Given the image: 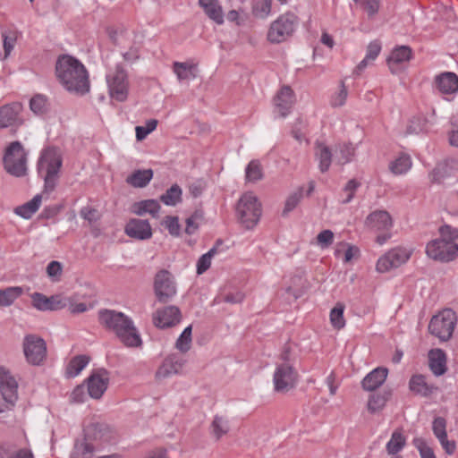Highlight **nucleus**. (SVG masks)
Wrapping results in <instances>:
<instances>
[{
	"label": "nucleus",
	"mask_w": 458,
	"mask_h": 458,
	"mask_svg": "<svg viewBox=\"0 0 458 458\" xmlns=\"http://www.w3.org/2000/svg\"><path fill=\"white\" fill-rule=\"evenodd\" d=\"M434 84L440 94H455L458 91V75L452 72H444L435 77Z\"/></svg>",
	"instance_id": "21"
},
{
	"label": "nucleus",
	"mask_w": 458,
	"mask_h": 458,
	"mask_svg": "<svg viewBox=\"0 0 458 458\" xmlns=\"http://www.w3.org/2000/svg\"><path fill=\"white\" fill-rule=\"evenodd\" d=\"M96 214L97 210L90 207L82 208L80 211L81 216L90 223L97 220Z\"/></svg>",
	"instance_id": "64"
},
{
	"label": "nucleus",
	"mask_w": 458,
	"mask_h": 458,
	"mask_svg": "<svg viewBox=\"0 0 458 458\" xmlns=\"http://www.w3.org/2000/svg\"><path fill=\"white\" fill-rule=\"evenodd\" d=\"M89 361V358L86 355L75 356L70 360L66 368V373L70 377L77 376L87 366Z\"/></svg>",
	"instance_id": "39"
},
{
	"label": "nucleus",
	"mask_w": 458,
	"mask_h": 458,
	"mask_svg": "<svg viewBox=\"0 0 458 458\" xmlns=\"http://www.w3.org/2000/svg\"><path fill=\"white\" fill-rule=\"evenodd\" d=\"M413 445L418 449L421 458H436L433 449L422 437H415L412 440Z\"/></svg>",
	"instance_id": "52"
},
{
	"label": "nucleus",
	"mask_w": 458,
	"mask_h": 458,
	"mask_svg": "<svg viewBox=\"0 0 458 458\" xmlns=\"http://www.w3.org/2000/svg\"><path fill=\"white\" fill-rule=\"evenodd\" d=\"M410 390L422 397H428L435 393L438 388L433 384H429L424 375H413L409 381Z\"/></svg>",
	"instance_id": "25"
},
{
	"label": "nucleus",
	"mask_w": 458,
	"mask_h": 458,
	"mask_svg": "<svg viewBox=\"0 0 458 458\" xmlns=\"http://www.w3.org/2000/svg\"><path fill=\"white\" fill-rule=\"evenodd\" d=\"M62 163V157L55 148H47L42 151L38 171L43 176L45 191H52L55 188Z\"/></svg>",
	"instance_id": "4"
},
{
	"label": "nucleus",
	"mask_w": 458,
	"mask_h": 458,
	"mask_svg": "<svg viewBox=\"0 0 458 458\" xmlns=\"http://www.w3.org/2000/svg\"><path fill=\"white\" fill-rule=\"evenodd\" d=\"M336 159L341 165L350 163L355 156L356 147L351 142L339 143L335 147Z\"/></svg>",
	"instance_id": "32"
},
{
	"label": "nucleus",
	"mask_w": 458,
	"mask_h": 458,
	"mask_svg": "<svg viewBox=\"0 0 458 458\" xmlns=\"http://www.w3.org/2000/svg\"><path fill=\"white\" fill-rule=\"evenodd\" d=\"M47 99L43 95H36L30 101V110L39 115L43 114L47 111Z\"/></svg>",
	"instance_id": "50"
},
{
	"label": "nucleus",
	"mask_w": 458,
	"mask_h": 458,
	"mask_svg": "<svg viewBox=\"0 0 458 458\" xmlns=\"http://www.w3.org/2000/svg\"><path fill=\"white\" fill-rule=\"evenodd\" d=\"M55 74L60 83L70 92L83 96L90 89L89 73L76 58L63 55L55 64Z\"/></svg>",
	"instance_id": "1"
},
{
	"label": "nucleus",
	"mask_w": 458,
	"mask_h": 458,
	"mask_svg": "<svg viewBox=\"0 0 458 458\" xmlns=\"http://www.w3.org/2000/svg\"><path fill=\"white\" fill-rule=\"evenodd\" d=\"M199 4L210 20L219 25L224 23V13L218 0H199Z\"/></svg>",
	"instance_id": "28"
},
{
	"label": "nucleus",
	"mask_w": 458,
	"mask_h": 458,
	"mask_svg": "<svg viewBox=\"0 0 458 458\" xmlns=\"http://www.w3.org/2000/svg\"><path fill=\"white\" fill-rule=\"evenodd\" d=\"M316 157L318 159L319 162V170L321 173H326L331 165L332 162V153L330 148L322 144V143H316Z\"/></svg>",
	"instance_id": "35"
},
{
	"label": "nucleus",
	"mask_w": 458,
	"mask_h": 458,
	"mask_svg": "<svg viewBox=\"0 0 458 458\" xmlns=\"http://www.w3.org/2000/svg\"><path fill=\"white\" fill-rule=\"evenodd\" d=\"M32 306L38 310H59L66 308L67 301L60 294L46 296L41 293L31 294Z\"/></svg>",
	"instance_id": "17"
},
{
	"label": "nucleus",
	"mask_w": 458,
	"mask_h": 458,
	"mask_svg": "<svg viewBox=\"0 0 458 458\" xmlns=\"http://www.w3.org/2000/svg\"><path fill=\"white\" fill-rule=\"evenodd\" d=\"M85 388L83 386H77L71 394V401L72 403H83L85 400Z\"/></svg>",
	"instance_id": "63"
},
{
	"label": "nucleus",
	"mask_w": 458,
	"mask_h": 458,
	"mask_svg": "<svg viewBox=\"0 0 458 458\" xmlns=\"http://www.w3.org/2000/svg\"><path fill=\"white\" fill-rule=\"evenodd\" d=\"M153 288L157 300L161 303L170 301L177 293L174 277L167 269H161L156 273Z\"/></svg>",
	"instance_id": "10"
},
{
	"label": "nucleus",
	"mask_w": 458,
	"mask_h": 458,
	"mask_svg": "<svg viewBox=\"0 0 458 458\" xmlns=\"http://www.w3.org/2000/svg\"><path fill=\"white\" fill-rule=\"evenodd\" d=\"M441 238L430 241L426 246V253L428 258L446 263L454 260L458 257V244L454 240L458 239V229L449 225L439 228Z\"/></svg>",
	"instance_id": "3"
},
{
	"label": "nucleus",
	"mask_w": 458,
	"mask_h": 458,
	"mask_svg": "<svg viewBox=\"0 0 458 458\" xmlns=\"http://www.w3.org/2000/svg\"><path fill=\"white\" fill-rule=\"evenodd\" d=\"M185 360L176 354L167 356L156 372L157 378H165L181 372Z\"/></svg>",
	"instance_id": "22"
},
{
	"label": "nucleus",
	"mask_w": 458,
	"mask_h": 458,
	"mask_svg": "<svg viewBox=\"0 0 458 458\" xmlns=\"http://www.w3.org/2000/svg\"><path fill=\"white\" fill-rule=\"evenodd\" d=\"M295 103L293 90L289 86H283L274 98V106L281 117H285L291 112Z\"/></svg>",
	"instance_id": "20"
},
{
	"label": "nucleus",
	"mask_w": 458,
	"mask_h": 458,
	"mask_svg": "<svg viewBox=\"0 0 458 458\" xmlns=\"http://www.w3.org/2000/svg\"><path fill=\"white\" fill-rule=\"evenodd\" d=\"M360 186V182L356 179H351L344 187V191L347 192L346 199L342 201L343 204H347L354 198L355 191Z\"/></svg>",
	"instance_id": "56"
},
{
	"label": "nucleus",
	"mask_w": 458,
	"mask_h": 458,
	"mask_svg": "<svg viewBox=\"0 0 458 458\" xmlns=\"http://www.w3.org/2000/svg\"><path fill=\"white\" fill-rule=\"evenodd\" d=\"M21 293L22 289L19 286H12L0 290V306H10Z\"/></svg>",
	"instance_id": "40"
},
{
	"label": "nucleus",
	"mask_w": 458,
	"mask_h": 458,
	"mask_svg": "<svg viewBox=\"0 0 458 458\" xmlns=\"http://www.w3.org/2000/svg\"><path fill=\"white\" fill-rule=\"evenodd\" d=\"M228 421L223 417L216 415L211 423V433L215 437L216 440H219L224 435L229 432Z\"/></svg>",
	"instance_id": "41"
},
{
	"label": "nucleus",
	"mask_w": 458,
	"mask_h": 458,
	"mask_svg": "<svg viewBox=\"0 0 458 458\" xmlns=\"http://www.w3.org/2000/svg\"><path fill=\"white\" fill-rule=\"evenodd\" d=\"M204 219V212L202 209H196L193 214L186 219L185 233L193 234L199 226V222Z\"/></svg>",
	"instance_id": "49"
},
{
	"label": "nucleus",
	"mask_w": 458,
	"mask_h": 458,
	"mask_svg": "<svg viewBox=\"0 0 458 458\" xmlns=\"http://www.w3.org/2000/svg\"><path fill=\"white\" fill-rule=\"evenodd\" d=\"M162 224L165 226L171 235H180L181 225L177 216H167L165 217Z\"/></svg>",
	"instance_id": "55"
},
{
	"label": "nucleus",
	"mask_w": 458,
	"mask_h": 458,
	"mask_svg": "<svg viewBox=\"0 0 458 458\" xmlns=\"http://www.w3.org/2000/svg\"><path fill=\"white\" fill-rule=\"evenodd\" d=\"M41 200H42L41 195L37 194L30 201L15 208L14 212L16 215H18L25 219H29L39 208Z\"/></svg>",
	"instance_id": "30"
},
{
	"label": "nucleus",
	"mask_w": 458,
	"mask_h": 458,
	"mask_svg": "<svg viewBox=\"0 0 458 458\" xmlns=\"http://www.w3.org/2000/svg\"><path fill=\"white\" fill-rule=\"evenodd\" d=\"M388 369L383 367L374 369L361 381V387L364 391L372 392L379 388L386 381Z\"/></svg>",
	"instance_id": "24"
},
{
	"label": "nucleus",
	"mask_w": 458,
	"mask_h": 458,
	"mask_svg": "<svg viewBox=\"0 0 458 458\" xmlns=\"http://www.w3.org/2000/svg\"><path fill=\"white\" fill-rule=\"evenodd\" d=\"M428 120L422 115L413 116L409 120L406 133L419 134L426 129Z\"/></svg>",
	"instance_id": "47"
},
{
	"label": "nucleus",
	"mask_w": 458,
	"mask_h": 458,
	"mask_svg": "<svg viewBox=\"0 0 458 458\" xmlns=\"http://www.w3.org/2000/svg\"><path fill=\"white\" fill-rule=\"evenodd\" d=\"M236 216L238 222L245 229L254 228L261 216V204L258 198L251 192H246L237 202Z\"/></svg>",
	"instance_id": "5"
},
{
	"label": "nucleus",
	"mask_w": 458,
	"mask_h": 458,
	"mask_svg": "<svg viewBox=\"0 0 458 458\" xmlns=\"http://www.w3.org/2000/svg\"><path fill=\"white\" fill-rule=\"evenodd\" d=\"M153 171L151 169L136 170L127 177L126 182L135 188L145 187L152 179Z\"/></svg>",
	"instance_id": "31"
},
{
	"label": "nucleus",
	"mask_w": 458,
	"mask_h": 458,
	"mask_svg": "<svg viewBox=\"0 0 458 458\" xmlns=\"http://www.w3.org/2000/svg\"><path fill=\"white\" fill-rule=\"evenodd\" d=\"M182 191L178 184H173L160 196V201L166 206H176L182 201Z\"/></svg>",
	"instance_id": "37"
},
{
	"label": "nucleus",
	"mask_w": 458,
	"mask_h": 458,
	"mask_svg": "<svg viewBox=\"0 0 458 458\" xmlns=\"http://www.w3.org/2000/svg\"><path fill=\"white\" fill-rule=\"evenodd\" d=\"M455 324V312L450 309H446L431 318L428 325V331L431 335L439 338L442 342H445L451 338Z\"/></svg>",
	"instance_id": "9"
},
{
	"label": "nucleus",
	"mask_w": 458,
	"mask_h": 458,
	"mask_svg": "<svg viewBox=\"0 0 458 458\" xmlns=\"http://www.w3.org/2000/svg\"><path fill=\"white\" fill-rule=\"evenodd\" d=\"M413 57V51L409 46H397L395 47L386 62L392 73L397 72V66L408 63Z\"/></svg>",
	"instance_id": "23"
},
{
	"label": "nucleus",
	"mask_w": 458,
	"mask_h": 458,
	"mask_svg": "<svg viewBox=\"0 0 458 458\" xmlns=\"http://www.w3.org/2000/svg\"><path fill=\"white\" fill-rule=\"evenodd\" d=\"M366 225L373 230L380 231L388 230L392 226L393 222L387 211L376 210L367 216Z\"/></svg>",
	"instance_id": "26"
},
{
	"label": "nucleus",
	"mask_w": 458,
	"mask_h": 458,
	"mask_svg": "<svg viewBox=\"0 0 458 458\" xmlns=\"http://www.w3.org/2000/svg\"><path fill=\"white\" fill-rule=\"evenodd\" d=\"M346 98H347V89H346L344 82H342L341 89H340L339 93L337 94V96L332 99L331 104L335 107L341 106L345 103Z\"/></svg>",
	"instance_id": "61"
},
{
	"label": "nucleus",
	"mask_w": 458,
	"mask_h": 458,
	"mask_svg": "<svg viewBox=\"0 0 458 458\" xmlns=\"http://www.w3.org/2000/svg\"><path fill=\"white\" fill-rule=\"evenodd\" d=\"M46 271L52 282H59L63 274V265L59 261L53 260L48 263Z\"/></svg>",
	"instance_id": "53"
},
{
	"label": "nucleus",
	"mask_w": 458,
	"mask_h": 458,
	"mask_svg": "<svg viewBox=\"0 0 458 458\" xmlns=\"http://www.w3.org/2000/svg\"><path fill=\"white\" fill-rule=\"evenodd\" d=\"M411 166V161L408 155H402L390 163L389 169L394 174H403Z\"/></svg>",
	"instance_id": "43"
},
{
	"label": "nucleus",
	"mask_w": 458,
	"mask_h": 458,
	"mask_svg": "<svg viewBox=\"0 0 458 458\" xmlns=\"http://www.w3.org/2000/svg\"><path fill=\"white\" fill-rule=\"evenodd\" d=\"M23 106L20 102H13L0 106V129L11 128L16 131L24 123Z\"/></svg>",
	"instance_id": "13"
},
{
	"label": "nucleus",
	"mask_w": 458,
	"mask_h": 458,
	"mask_svg": "<svg viewBox=\"0 0 458 458\" xmlns=\"http://www.w3.org/2000/svg\"><path fill=\"white\" fill-rule=\"evenodd\" d=\"M263 172L258 160H251L245 169V178L248 182H256L261 180Z\"/></svg>",
	"instance_id": "46"
},
{
	"label": "nucleus",
	"mask_w": 458,
	"mask_h": 458,
	"mask_svg": "<svg viewBox=\"0 0 458 458\" xmlns=\"http://www.w3.org/2000/svg\"><path fill=\"white\" fill-rule=\"evenodd\" d=\"M67 301L66 307L69 309L72 314H80L85 312L88 308L84 302L75 303L70 297H64Z\"/></svg>",
	"instance_id": "58"
},
{
	"label": "nucleus",
	"mask_w": 458,
	"mask_h": 458,
	"mask_svg": "<svg viewBox=\"0 0 458 458\" xmlns=\"http://www.w3.org/2000/svg\"><path fill=\"white\" fill-rule=\"evenodd\" d=\"M299 22L298 17L291 12L280 15L274 21L267 32V40L274 44L286 41L293 36Z\"/></svg>",
	"instance_id": "6"
},
{
	"label": "nucleus",
	"mask_w": 458,
	"mask_h": 458,
	"mask_svg": "<svg viewBox=\"0 0 458 458\" xmlns=\"http://www.w3.org/2000/svg\"><path fill=\"white\" fill-rule=\"evenodd\" d=\"M125 233L133 239L145 241L152 237V228L148 220L131 218L124 228Z\"/></svg>",
	"instance_id": "19"
},
{
	"label": "nucleus",
	"mask_w": 458,
	"mask_h": 458,
	"mask_svg": "<svg viewBox=\"0 0 458 458\" xmlns=\"http://www.w3.org/2000/svg\"><path fill=\"white\" fill-rule=\"evenodd\" d=\"M217 252L216 245L211 248L207 253L203 254L197 262V274L201 275L206 272L211 265L212 257Z\"/></svg>",
	"instance_id": "51"
},
{
	"label": "nucleus",
	"mask_w": 458,
	"mask_h": 458,
	"mask_svg": "<svg viewBox=\"0 0 458 458\" xmlns=\"http://www.w3.org/2000/svg\"><path fill=\"white\" fill-rule=\"evenodd\" d=\"M272 0H253L252 14L260 19L267 18L271 12Z\"/></svg>",
	"instance_id": "44"
},
{
	"label": "nucleus",
	"mask_w": 458,
	"mask_h": 458,
	"mask_svg": "<svg viewBox=\"0 0 458 458\" xmlns=\"http://www.w3.org/2000/svg\"><path fill=\"white\" fill-rule=\"evenodd\" d=\"M345 306L342 302H337L335 306L330 311V322L332 327L340 330L345 326V319L344 318V311Z\"/></svg>",
	"instance_id": "38"
},
{
	"label": "nucleus",
	"mask_w": 458,
	"mask_h": 458,
	"mask_svg": "<svg viewBox=\"0 0 458 458\" xmlns=\"http://www.w3.org/2000/svg\"><path fill=\"white\" fill-rule=\"evenodd\" d=\"M428 366L435 376L439 377L444 375L447 370L445 352L441 349L429 351Z\"/></svg>",
	"instance_id": "27"
},
{
	"label": "nucleus",
	"mask_w": 458,
	"mask_h": 458,
	"mask_svg": "<svg viewBox=\"0 0 458 458\" xmlns=\"http://www.w3.org/2000/svg\"><path fill=\"white\" fill-rule=\"evenodd\" d=\"M191 331L192 327L190 325L184 328L182 333L178 337L175 347L182 352H187L191 345Z\"/></svg>",
	"instance_id": "48"
},
{
	"label": "nucleus",
	"mask_w": 458,
	"mask_h": 458,
	"mask_svg": "<svg viewBox=\"0 0 458 458\" xmlns=\"http://www.w3.org/2000/svg\"><path fill=\"white\" fill-rule=\"evenodd\" d=\"M273 381L275 391L285 393L295 387L298 373L290 363H282L276 368Z\"/></svg>",
	"instance_id": "12"
},
{
	"label": "nucleus",
	"mask_w": 458,
	"mask_h": 458,
	"mask_svg": "<svg viewBox=\"0 0 458 458\" xmlns=\"http://www.w3.org/2000/svg\"><path fill=\"white\" fill-rule=\"evenodd\" d=\"M95 447L84 438L77 440L74 444L70 458H93Z\"/></svg>",
	"instance_id": "34"
},
{
	"label": "nucleus",
	"mask_w": 458,
	"mask_h": 458,
	"mask_svg": "<svg viewBox=\"0 0 458 458\" xmlns=\"http://www.w3.org/2000/svg\"><path fill=\"white\" fill-rule=\"evenodd\" d=\"M61 210V207L58 205H51L45 207L42 210L40 216L44 219H50L58 215Z\"/></svg>",
	"instance_id": "62"
},
{
	"label": "nucleus",
	"mask_w": 458,
	"mask_h": 458,
	"mask_svg": "<svg viewBox=\"0 0 458 458\" xmlns=\"http://www.w3.org/2000/svg\"><path fill=\"white\" fill-rule=\"evenodd\" d=\"M411 254V251L404 248H394L379 258L377 263V270L385 273L396 268L404 264L410 259Z\"/></svg>",
	"instance_id": "14"
},
{
	"label": "nucleus",
	"mask_w": 458,
	"mask_h": 458,
	"mask_svg": "<svg viewBox=\"0 0 458 458\" xmlns=\"http://www.w3.org/2000/svg\"><path fill=\"white\" fill-rule=\"evenodd\" d=\"M182 313L177 306L170 305L158 309L153 314V323L157 327L167 328L180 323Z\"/></svg>",
	"instance_id": "15"
},
{
	"label": "nucleus",
	"mask_w": 458,
	"mask_h": 458,
	"mask_svg": "<svg viewBox=\"0 0 458 458\" xmlns=\"http://www.w3.org/2000/svg\"><path fill=\"white\" fill-rule=\"evenodd\" d=\"M318 244L325 249L329 247L334 242V233L331 230H323L317 236Z\"/></svg>",
	"instance_id": "57"
},
{
	"label": "nucleus",
	"mask_w": 458,
	"mask_h": 458,
	"mask_svg": "<svg viewBox=\"0 0 458 458\" xmlns=\"http://www.w3.org/2000/svg\"><path fill=\"white\" fill-rule=\"evenodd\" d=\"M432 430L437 439L447 437L446 420L443 417H437L432 423Z\"/></svg>",
	"instance_id": "54"
},
{
	"label": "nucleus",
	"mask_w": 458,
	"mask_h": 458,
	"mask_svg": "<svg viewBox=\"0 0 458 458\" xmlns=\"http://www.w3.org/2000/svg\"><path fill=\"white\" fill-rule=\"evenodd\" d=\"M98 320L103 327L113 331L125 346H141L142 340L132 319L124 313L101 310L98 312Z\"/></svg>",
	"instance_id": "2"
},
{
	"label": "nucleus",
	"mask_w": 458,
	"mask_h": 458,
	"mask_svg": "<svg viewBox=\"0 0 458 458\" xmlns=\"http://www.w3.org/2000/svg\"><path fill=\"white\" fill-rule=\"evenodd\" d=\"M303 190V187L301 186L294 192L288 196L282 212L283 216H286L291 211H293L298 206L301 199H302Z\"/></svg>",
	"instance_id": "45"
},
{
	"label": "nucleus",
	"mask_w": 458,
	"mask_h": 458,
	"mask_svg": "<svg viewBox=\"0 0 458 458\" xmlns=\"http://www.w3.org/2000/svg\"><path fill=\"white\" fill-rule=\"evenodd\" d=\"M26 153L20 141L12 142L4 156V166L7 173L21 177L26 174Z\"/></svg>",
	"instance_id": "7"
},
{
	"label": "nucleus",
	"mask_w": 458,
	"mask_h": 458,
	"mask_svg": "<svg viewBox=\"0 0 458 458\" xmlns=\"http://www.w3.org/2000/svg\"><path fill=\"white\" fill-rule=\"evenodd\" d=\"M0 393L4 400L15 404L18 399V382L11 372L0 368Z\"/></svg>",
	"instance_id": "18"
},
{
	"label": "nucleus",
	"mask_w": 458,
	"mask_h": 458,
	"mask_svg": "<svg viewBox=\"0 0 458 458\" xmlns=\"http://www.w3.org/2000/svg\"><path fill=\"white\" fill-rule=\"evenodd\" d=\"M109 373L106 369L94 371L87 379L88 393L90 397L99 399L107 389Z\"/></svg>",
	"instance_id": "16"
},
{
	"label": "nucleus",
	"mask_w": 458,
	"mask_h": 458,
	"mask_svg": "<svg viewBox=\"0 0 458 458\" xmlns=\"http://www.w3.org/2000/svg\"><path fill=\"white\" fill-rule=\"evenodd\" d=\"M106 82L112 98L120 102L127 98L129 82L122 64H116L114 70L106 74Z\"/></svg>",
	"instance_id": "11"
},
{
	"label": "nucleus",
	"mask_w": 458,
	"mask_h": 458,
	"mask_svg": "<svg viewBox=\"0 0 458 458\" xmlns=\"http://www.w3.org/2000/svg\"><path fill=\"white\" fill-rule=\"evenodd\" d=\"M22 349L26 361L32 366H40L47 359V343L38 335H26L23 338Z\"/></svg>",
	"instance_id": "8"
},
{
	"label": "nucleus",
	"mask_w": 458,
	"mask_h": 458,
	"mask_svg": "<svg viewBox=\"0 0 458 458\" xmlns=\"http://www.w3.org/2000/svg\"><path fill=\"white\" fill-rule=\"evenodd\" d=\"M381 51V44L379 41L375 40L369 44L367 47V59L375 60Z\"/></svg>",
	"instance_id": "60"
},
{
	"label": "nucleus",
	"mask_w": 458,
	"mask_h": 458,
	"mask_svg": "<svg viewBox=\"0 0 458 458\" xmlns=\"http://www.w3.org/2000/svg\"><path fill=\"white\" fill-rule=\"evenodd\" d=\"M161 206L156 199H145L135 202L132 206V212L138 216H143L147 213L151 215L154 218L159 217V211Z\"/></svg>",
	"instance_id": "29"
},
{
	"label": "nucleus",
	"mask_w": 458,
	"mask_h": 458,
	"mask_svg": "<svg viewBox=\"0 0 458 458\" xmlns=\"http://www.w3.org/2000/svg\"><path fill=\"white\" fill-rule=\"evenodd\" d=\"M380 0H361V4L369 17L377 13Z\"/></svg>",
	"instance_id": "59"
},
{
	"label": "nucleus",
	"mask_w": 458,
	"mask_h": 458,
	"mask_svg": "<svg viewBox=\"0 0 458 458\" xmlns=\"http://www.w3.org/2000/svg\"><path fill=\"white\" fill-rule=\"evenodd\" d=\"M391 395V391H384L382 394H373L369 395L368 401V411L372 414L381 411L386 406Z\"/></svg>",
	"instance_id": "33"
},
{
	"label": "nucleus",
	"mask_w": 458,
	"mask_h": 458,
	"mask_svg": "<svg viewBox=\"0 0 458 458\" xmlns=\"http://www.w3.org/2000/svg\"><path fill=\"white\" fill-rule=\"evenodd\" d=\"M174 72L179 81L189 80L191 77L195 78L192 70L196 68V64H189L188 63L174 62L173 64Z\"/></svg>",
	"instance_id": "42"
},
{
	"label": "nucleus",
	"mask_w": 458,
	"mask_h": 458,
	"mask_svg": "<svg viewBox=\"0 0 458 458\" xmlns=\"http://www.w3.org/2000/svg\"><path fill=\"white\" fill-rule=\"evenodd\" d=\"M406 439L401 429H396L392 433L390 440L387 442L386 449L388 454L394 455L398 454L405 445Z\"/></svg>",
	"instance_id": "36"
}]
</instances>
